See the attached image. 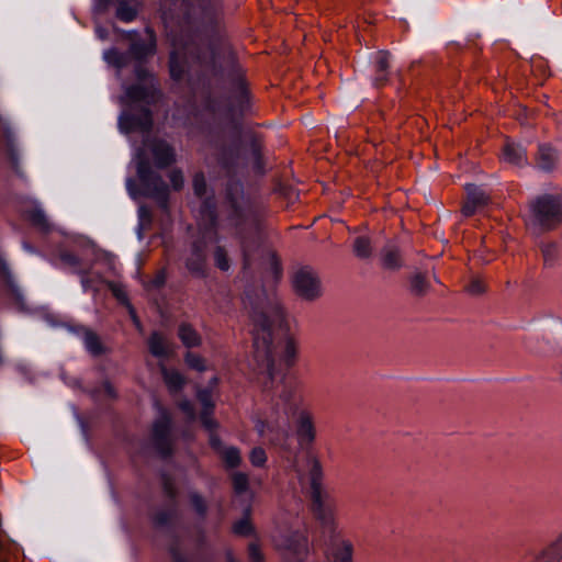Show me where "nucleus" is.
Masks as SVG:
<instances>
[{
    "label": "nucleus",
    "mask_w": 562,
    "mask_h": 562,
    "mask_svg": "<svg viewBox=\"0 0 562 562\" xmlns=\"http://www.w3.org/2000/svg\"><path fill=\"white\" fill-rule=\"evenodd\" d=\"M250 316L255 326L256 362L260 372L272 381L295 363L299 341L276 297L258 299L252 304Z\"/></svg>",
    "instance_id": "nucleus-1"
},
{
    "label": "nucleus",
    "mask_w": 562,
    "mask_h": 562,
    "mask_svg": "<svg viewBox=\"0 0 562 562\" xmlns=\"http://www.w3.org/2000/svg\"><path fill=\"white\" fill-rule=\"evenodd\" d=\"M312 513L315 519L325 529L331 530L336 526L337 501L314 480L311 485Z\"/></svg>",
    "instance_id": "nucleus-2"
},
{
    "label": "nucleus",
    "mask_w": 562,
    "mask_h": 562,
    "mask_svg": "<svg viewBox=\"0 0 562 562\" xmlns=\"http://www.w3.org/2000/svg\"><path fill=\"white\" fill-rule=\"evenodd\" d=\"M273 542L282 557L289 561L300 560L308 548L306 533L300 529L280 530L274 535Z\"/></svg>",
    "instance_id": "nucleus-3"
},
{
    "label": "nucleus",
    "mask_w": 562,
    "mask_h": 562,
    "mask_svg": "<svg viewBox=\"0 0 562 562\" xmlns=\"http://www.w3.org/2000/svg\"><path fill=\"white\" fill-rule=\"evenodd\" d=\"M561 218L562 206L555 196H541L530 206L529 223L532 225L550 227Z\"/></svg>",
    "instance_id": "nucleus-4"
},
{
    "label": "nucleus",
    "mask_w": 562,
    "mask_h": 562,
    "mask_svg": "<svg viewBox=\"0 0 562 562\" xmlns=\"http://www.w3.org/2000/svg\"><path fill=\"white\" fill-rule=\"evenodd\" d=\"M292 283L295 294L304 301H315L323 294L322 282L311 268L299 269L293 274Z\"/></svg>",
    "instance_id": "nucleus-5"
},
{
    "label": "nucleus",
    "mask_w": 562,
    "mask_h": 562,
    "mask_svg": "<svg viewBox=\"0 0 562 562\" xmlns=\"http://www.w3.org/2000/svg\"><path fill=\"white\" fill-rule=\"evenodd\" d=\"M465 191L468 199L462 206V213L464 216H471L487 203V195L481 188L472 183L465 186Z\"/></svg>",
    "instance_id": "nucleus-6"
},
{
    "label": "nucleus",
    "mask_w": 562,
    "mask_h": 562,
    "mask_svg": "<svg viewBox=\"0 0 562 562\" xmlns=\"http://www.w3.org/2000/svg\"><path fill=\"white\" fill-rule=\"evenodd\" d=\"M148 347L150 353L157 358H167L173 353V346L158 333L151 334Z\"/></svg>",
    "instance_id": "nucleus-7"
},
{
    "label": "nucleus",
    "mask_w": 562,
    "mask_h": 562,
    "mask_svg": "<svg viewBox=\"0 0 562 562\" xmlns=\"http://www.w3.org/2000/svg\"><path fill=\"white\" fill-rule=\"evenodd\" d=\"M542 338L546 342L553 345L555 348L562 346V321H551L543 328Z\"/></svg>",
    "instance_id": "nucleus-8"
},
{
    "label": "nucleus",
    "mask_w": 562,
    "mask_h": 562,
    "mask_svg": "<svg viewBox=\"0 0 562 562\" xmlns=\"http://www.w3.org/2000/svg\"><path fill=\"white\" fill-rule=\"evenodd\" d=\"M297 435L304 443H311L315 438V429L312 418L306 413H301L297 422Z\"/></svg>",
    "instance_id": "nucleus-9"
},
{
    "label": "nucleus",
    "mask_w": 562,
    "mask_h": 562,
    "mask_svg": "<svg viewBox=\"0 0 562 562\" xmlns=\"http://www.w3.org/2000/svg\"><path fill=\"white\" fill-rule=\"evenodd\" d=\"M372 64L374 69L380 74L374 79V85L380 86L386 79V70L389 68V54L378 52L372 56Z\"/></svg>",
    "instance_id": "nucleus-10"
},
{
    "label": "nucleus",
    "mask_w": 562,
    "mask_h": 562,
    "mask_svg": "<svg viewBox=\"0 0 562 562\" xmlns=\"http://www.w3.org/2000/svg\"><path fill=\"white\" fill-rule=\"evenodd\" d=\"M503 157L505 161L516 166L522 165L526 160L525 150L515 143H507L505 145Z\"/></svg>",
    "instance_id": "nucleus-11"
},
{
    "label": "nucleus",
    "mask_w": 562,
    "mask_h": 562,
    "mask_svg": "<svg viewBox=\"0 0 562 562\" xmlns=\"http://www.w3.org/2000/svg\"><path fill=\"white\" fill-rule=\"evenodd\" d=\"M154 156L159 167L168 166L173 161L175 155L169 145L158 143L154 148Z\"/></svg>",
    "instance_id": "nucleus-12"
},
{
    "label": "nucleus",
    "mask_w": 562,
    "mask_h": 562,
    "mask_svg": "<svg viewBox=\"0 0 562 562\" xmlns=\"http://www.w3.org/2000/svg\"><path fill=\"white\" fill-rule=\"evenodd\" d=\"M179 338L182 344L188 347H196L201 344V337L199 334L189 325H181L179 328Z\"/></svg>",
    "instance_id": "nucleus-13"
},
{
    "label": "nucleus",
    "mask_w": 562,
    "mask_h": 562,
    "mask_svg": "<svg viewBox=\"0 0 562 562\" xmlns=\"http://www.w3.org/2000/svg\"><path fill=\"white\" fill-rule=\"evenodd\" d=\"M165 383L170 391H178L184 385V378L176 370H167L161 366Z\"/></svg>",
    "instance_id": "nucleus-14"
},
{
    "label": "nucleus",
    "mask_w": 562,
    "mask_h": 562,
    "mask_svg": "<svg viewBox=\"0 0 562 562\" xmlns=\"http://www.w3.org/2000/svg\"><path fill=\"white\" fill-rule=\"evenodd\" d=\"M383 266L387 269H396L401 266L398 251L395 247L389 246L382 255Z\"/></svg>",
    "instance_id": "nucleus-15"
},
{
    "label": "nucleus",
    "mask_w": 562,
    "mask_h": 562,
    "mask_svg": "<svg viewBox=\"0 0 562 562\" xmlns=\"http://www.w3.org/2000/svg\"><path fill=\"white\" fill-rule=\"evenodd\" d=\"M333 562H352V546L347 542H340L334 552Z\"/></svg>",
    "instance_id": "nucleus-16"
},
{
    "label": "nucleus",
    "mask_w": 562,
    "mask_h": 562,
    "mask_svg": "<svg viewBox=\"0 0 562 562\" xmlns=\"http://www.w3.org/2000/svg\"><path fill=\"white\" fill-rule=\"evenodd\" d=\"M204 266V255L199 247H194L190 257L187 259V267L192 272H201Z\"/></svg>",
    "instance_id": "nucleus-17"
},
{
    "label": "nucleus",
    "mask_w": 562,
    "mask_h": 562,
    "mask_svg": "<svg viewBox=\"0 0 562 562\" xmlns=\"http://www.w3.org/2000/svg\"><path fill=\"white\" fill-rule=\"evenodd\" d=\"M555 161L554 150L546 145L539 147V166L542 169H550Z\"/></svg>",
    "instance_id": "nucleus-18"
},
{
    "label": "nucleus",
    "mask_w": 562,
    "mask_h": 562,
    "mask_svg": "<svg viewBox=\"0 0 562 562\" xmlns=\"http://www.w3.org/2000/svg\"><path fill=\"white\" fill-rule=\"evenodd\" d=\"M222 458L227 467L235 468L239 465L241 458L239 450L234 447H227L222 451Z\"/></svg>",
    "instance_id": "nucleus-19"
},
{
    "label": "nucleus",
    "mask_w": 562,
    "mask_h": 562,
    "mask_svg": "<svg viewBox=\"0 0 562 562\" xmlns=\"http://www.w3.org/2000/svg\"><path fill=\"white\" fill-rule=\"evenodd\" d=\"M411 290L417 295H422L429 290V284L422 273H416L412 277Z\"/></svg>",
    "instance_id": "nucleus-20"
},
{
    "label": "nucleus",
    "mask_w": 562,
    "mask_h": 562,
    "mask_svg": "<svg viewBox=\"0 0 562 562\" xmlns=\"http://www.w3.org/2000/svg\"><path fill=\"white\" fill-rule=\"evenodd\" d=\"M355 254L359 258H368L371 255V245L367 237H358L353 245Z\"/></svg>",
    "instance_id": "nucleus-21"
},
{
    "label": "nucleus",
    "mask_w": 562,
    "mask_h": 562,
    "mask_svg": "<svg viewBox=\"0 0 562 562\" xmlns=\"http://www.w3.org/2000/svg\"><path fill=\"white\" fill-rule=\"evenodd\" d=\"M562 560V541L550 547L542 557V562H561Z\"/></svg>",
    "instance_id": "nucleus-22"
},
{
    "label": "nucleus",
    "mask_w": 562,
    "mask_h": 562,
    "mask_svg": "<svg viewBox=\"0 0 562 562\" xmlns=\"http://www.w3.org/2000/svg\"><path fill=\"white\" fill-rule=\"evenodd\" d=\"M184 361L189 368L196 371H204L206 369L204 359L196 353L187 352Z\"/></svg>",
    "instance_id": "nucleus-23"
},
{
    "label": "nucleus",
    "mask_w": 562,
    "mask_h": 562,
    "mask_svg": "<svg viewBox=\"0 0 562 562\" xmlns=\"http://www.w3.org/2000/svg\"><path fill=\"white\" fill-rule=\"evenodd\" d=\"M250 462L255 467H263L267 461V456L263 449L254 448L250 452Z\"/></svg>",
    "instance_id": "nucleus-24"
},
{
    "label": "nucleus",
    "mask_w": 562,
    "mask_h": 562,
    "mask_svg": "<svg viewBox=\"0 0 562 562\" xmlns=\"http://www.w3.org/2000/svg\"><path fill=\"white\" fill-rule=\"evenodd\" d=\"M233 485L237 493H243L248 488V477L244 473H235L233 475Z\"/></svg>",
    "instance_id": "nucleus-25"
},
{
    "label": "nucleus",
    "mask_w": 562,
    "mask_h": 562,
    "mask_svg": "<svg viewBox=\"0 0 562 562\" xmlns=\"http://www.w3.org/2000/svg\"><path fill=\"white\" fill-rule=\"evenodd\" d=\"M85 346L92 353H99L101 348L98 337L92 333H87L85 336Z\"/></svg>",
    "instance_id": "nucleus-26"
},
{
    "label": "nucleus",
    "mask_w": 562,
    "mask_h": 562,
    "mask_svg": "<svg viewBox=\"0 0 562 562\" xmlns=\"http://www.w3.org/2000/svg\"><path fill=\"white\" fill-rule=\"evenodd\" d=\"M214 258H215L216 266L221 270L227 271L229 269V262H228L226 254L223 249H221V248L216 249V251L214 254Z\"/></svg>",
    "instance_id": "nucleus-27"
},
{
    "label": "nucleus",
    "mask_w": 562,
    "mask_h": 562,
    "mask_svg": "<svg viewBox=\"0 0 562 562\" xmlns=\"http://www.w3.org/2000/svg\"><path fill=\"white\" fill-rule=\"evenodd\" d=\"M116 14L123 21H131L135 16V10L131 7H126L123 3H121Z\"/></svg>",
    "instance_id": "nucleus-28"
},
{
    "label": "nucleus",
    "mask_w": 562,
    "mask_h": 562,
    "mask_svg": "<svg viewBox=\"0 0 562 562\" xmlns=\"http://www.w3.org/2000/svg\"><path fill=\"white\" fill-rule=\"evenodd\" d=\"M193 184H194L195 193L199 195L203 194L204 189H205V181H204L203 176L196 175L194 177Z\"/></svg>",
    "instance_id": "nucleus-29"
},
{
    "label": "nucleus",
    "mask_w": 562,
    "mask_h": 562,
    "mask_svg": "<svg viewBox=\"0 0 562 562\" xmlns=\"http://www.w3.org/2000/svg\"><path fill=\"white\" fill-rule=\"evenodd\" d=\"M170 181L172 183V187L178 190L182 187L183 184V177L181 175V172L179 171H173L171 175H170Z\"/></svg>",
    "instance_id": "nucleus-30"
},
{
    "label": "nucleus",
    "mask_w": 562,
    "mask_h": 562,
    "mask_svg": "<svg viewBox=\"0 0 562 562\" xmlns=\"http://www.w3.org/2000/svg\"><path fill=\"white\" fill-rule=\"evenodd\" d=\"M469 292H471L472 294H479V293H482L484 290H485V286L483 284L482 281L480 280H473L469 288H468Z\"/></svg>",
    "instance_id": "nucleus-31"
},
{
    "label": "nucleus",
    "mask_w": 562,
    "mask_h": 562,
    "mask_svg": "<svg viewBox=\"0 0 562 562\" xmlns=\"http://www.w3.org/2000/svg\"><path fill=\"white\" fill-rule=\"evenodd\" d=\"M235 532L240 535H247L251 530V526L247 520H243L235 525L234 527Z\"/></svg>",
    "instance_id": "nucleus-32"
},
{
    "label": "nucleus",
    "mask_w": 562,
    "mask_h": 562,
    "mask_svg": "<svg viewBox=\"0 0 562 562\" xmlns=\"http://www.w3.org/2000/svg\"><path fill=\"white\" fill-rule=\"evenodd\" d=\"M32 221H33L36 225H38V226H41V227H43V228H45V227H46V218H45V215H44L42 212H40V211H38V212H35V213L32 215Z\"/></svg>",
    "instance_id": "nucleus-33"
},
{
    "label": "nucleus",
    "mask_w": 562,
    "mask_h": 562,
    "mask_svg": "<svg viewBox=\"0 0 562 562\" xmlns=\"http://www.w3.org/2000/svg\"><path fill=\"white\" fill-rule=\"evenodd\" d=\"M191 502H192V505L194 506V508L199 512V513H203L204 509H205V506H204V503L203 501L201 499V497L199 495H192L191 496Z\"/></svg>",
    "instance_id": "nucleus-34"
},
{
    "label": "nucleus",
    "mask_w": 562,
    "mask_h": 562,
    "mask_svg": "<svg viewBox=\"0 0 562 562\" xmlns=\"http://www.w3.org/2000/svg\"><path fill=\"white\" fill-rule=\"evenodd\" d=\"M249 554L252 562H261L262 557L259 549L256 546H250Z\"/></svg>",
    "instance_id": "nucleus-35"
},
{
    "label": "nucleus",
    "mask_w": 562,
    "mask_h": 562,
    "mask_svg": "<svg viewBox=\"0 0 562 562\" xmlns=\"http://www.w3.org/2000/svg\"><path fill=\"white\" fill-rule=\"evenodd\" d=\"M168 427V420H165L164 423H159V424H156L154 426V434L156 437H160L164 435L165 430L167 429Z\"/></svg>",
    "instance_id": "nucleus-36"
},
{
    "label": "nucleus",
    "mask_w": 562,
    "mask_h": 562,
    "mask_svg": "<svg viewBox=\"0 0 562 562\" xmlns=\"http://www.w3.org/2000/svg\"><path fill=\"white\" fill-rule=\"evenodd\" d=\"M111 289H112V292L114 293V295L119 300H121V301H125L126 300V295H125L124 291L120 286L111 284Z\"/></svg>",
    "instance_id": "nucleus-37"
},
{
    "label": "nucleus",
    "mask_w": 562,
    "mask_h": 562,
    "mask_svg": "<svg viewBox=\"0 0 562 562\" xmlns=\"http://www.w3.org/2000/svg\"><path fill=\"white\" fill-rule=\"evenodd\" d=\"M199 398L203 403L205 408L211 407L210 400H209V394L206 392H200L199 393Z\"/></svg>",
    "instance_id": "nucleus-38"
},
{
    "label": "nucleus",
    "mask_w": 562,
    "mask_h": 562,
    "mask_svg": "<svg viewBox=\"0 0 562 562\" xmlns=\"http://www.w3.org/2000/svg\"><path fill=\"white\" fill-rule=\"evenodd\" d=\"M181 408L183 412H186V414L192 418L193 417V411H192V407H191V404L189 402H184L181 404Z\"/></svg>",
    "instance_id": "nucleus-39"
},
{
    "label": "nucleus",
    "mask_w": 562,
    "mask_h": 562,
    "mask_svg": "<svg viewBox=\"0 0 562 562\" xmlns=\"http://www.w3.org/2000/svg\"><path fill=\"white\" fill-rule=\"evenodd\" d=\"M202 422L206 428H212L214 426V422L206 414L202 415Z\"/></svg>",
    "instance_id": "nucleus-40"
},
{
    "label": "nucleus",
    "mask_w": 562,
    "mask_h": 562,
    "mask_svg": "<svg viewBox=\"0 0 562 562\" xmlns=\"http://www.w3.org/2000/svg\"><path fill=\"white\" fill-rule=\"evenodd\" d=\"M105 59L111 61L112 59H114L116 57V52L115 50H109L105 53Z\"/></svg>",
    "instance_id": "nucleus-41"
},
{
    "label": "nucleus",
    "mask_w": 562,
    "mask_h": 562,
    "mask_svg": "<svg viewBox=\"0 0 562 562\" xmlns=\"http://www.w3.org/2000/svg\"><path fill=\"white\" fill-rule=\"evenodd\" d=\"M553 250L554 249L551 246H546L542 248V252L547 258L551 256V252H553Z\"/></svg>",
    "instance_id": "nucleus-42"
},
{
    "label": "nucleus",
    "mask_w": 562,
    "mask_h": 562,
    "mask_svg": "<svg viewBox=\"0 0 562 562\" xmlns=\"http://www.w3.org/2000/svg\"><path fill=\"white\" fill-rule=\"evenodd\" d=\"M170 71H171L172 77L178 78V75L176 72V66L173 63H171Z\"/></svg>",
    "instance_id": "nucleus-43"
},
{
    "label": "nucleus",
    "mask_w": 562,
    "mask_h": 562,
    "mask_svg": "<svg viewBox=\"0 0 562 562\" xmlns=\"http://www.w3.org/2000/svg\"><path fill=\"white\" fill-rule=\"evenodd\" d=\"M106 391L109 392L110 395H113V391L110 386H106Z\"/></svg>",
    "instance_id": "nucleus-44"
},
{
    "label": "nucleus",
    "mask_w": 562,
    "mask_h": 562,
    "mask_svg": "<svg viewBox=\"0 0 562 562\" xmlns=\"http://www.w3.org/2000/svg\"><path fill=\"white\" fill-rule=\"evenodd\" d=\"M133 319H134V323H135L136 325H138V321H137V318H136V316H135L134 314H133Z\"/></svg>",
    "instance_id": "nucleus-45"
},
{
    "label": "nucleus",
    "mask_w": 562,
    "mask_h": 562,
    "mask_svg": "<svg viewBox=\"0 0 562 562\" xmlns=\"http://www.w3.org/2000/svg\"><path fill=\"white\" fill-rule=\"evenodd\" d=\"M138 173H139L140 178H143V171L140 168L138 169Z\"/></svg>",
    "instance_id": "nucleus-46"
}]
</instances>
